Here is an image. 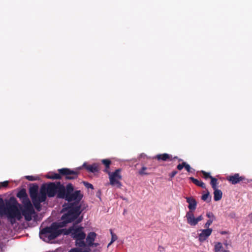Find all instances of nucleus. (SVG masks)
<instances>
[{"mask_svg": "<svg viewBox=\"0 0 252 252\" xmlns=\"http://www.w3.org/2000/svg\"><path fill=\"white\" fill-rule=\"evenodd\" d=\"M98 245V243H94V245H93V246H95V247H97Z\"/></svg>", "mask_w": 252, "mask_h": 252, "instance_id": "39", "label": "nucleus"}, {"mask_svg": "<svg viewBox=\"0 0 252 252\" xmlns=\"http://www.w3.org/2000/svg\"><path fill=\"white\" fill-rule=\"evenodd\" d=\"M155 159H157L158 161H169L172 160V156L168 154L164 153L163 154H158L156 155L154 158Z\"/></svg>", "mask_w": 252, "mask_h": 252, "instance_id": "15", "label": "nucleus"}, {"mask_svg": "<svg viewBox=\"0 0 252 252\" xmlns=\"http://www.w3.org/2000/svg\"><path fill=\"white\" fill-rule=\"evenodd\" d=\"M201 173L203 175V177L205 179H207L208 178L211 179L212 176L210 175V174L209 173L206 172L204 171H201Z\"/></svg>", "mask_w": 252, "mask_h": 252, "instance_id": "28", "label": "nucleus"}, {"mask_svg": "<svg viewBox=\"0 0 252 252\" xmlns=\"http://www.w3.org/2000/svg\"><path fill=\"white\" fill-rule=\"evenodd\" d=\"M27 194L25 189H21L17 194V197L19 199H22L24 198L27 197Z\"/></svg>", "mask_w": 252, "mask_h": 252, "instance_id": "22", "label": "nucleus"}, {"mask_svg": "<svg viewBox=\"0 0 252 252\" xmlns=\"http://www.w3.org/2000/svg\"><path fill=\"white\" fill-rule=\"evenodd\" d=\"M83 184L85 186V187L88 189H94V187L93 185L89 183L83 182Z\"/></svg>", "mask_w": 252, "mask_h": 252, "instance_id": "31", "label": "nucleus"}, {"mask_svg": "<svg viewBox=\"0 0 252 252\" xmlns=\"http://www.w3.org/2000/svg\"><path fill=\"white\" fill-rule=\"evenodd\" d=\"M64 227L63 225H62L59 222H53L50 226L46 227L43 228L40 233L45 235L49 240H52L61 235L63 229H61L60 228Z\"/></svg>", "mask_w": 252, "mask_h": 252, "instance_id": "5", "label": "nucleus"}, {"mask_svg": "<svg viewBox=\"0 0 252 252\" xmlns=\"http://www.w3.org/2000/svg\"><path fill=\"white\" fill-rule=\"evenodd\" d=\"M227 180L233 185L242 182L243 184H247L249 180L244 176H240L238 173H235L233 175H230L227 177Z\"/></svg>", "mask_w": 252, "mask_h": 252, "instance_id": "10", "label": "nucleus"}, {"mask_svg": "<svg viewBox=\"0 0 252 252\" xmlns=\"http://www.w3.org/2000/svg\"><path fill=\"white\" fill-rule=\"evenodd\" d=\"M110 233L111 235V243H113L117 240L118 237L115 233H113V231L111 229H110Z\"/></svg>", "mask_w": 252, "mask_h": 252, "instance_id": "27", "label": "nucleus"}, {"mask_svg": "<svg viewBox=\"0 0 252 252\" xmlns=\"http://www.w3.org/2000/svg\"><path fill=\"white\" fill-rule=\"evenodd\" d=\"M71 252H90V250H85L82 251L81 249L73 248L71 249Z\"/></svg>", "mask_w": 252, "mask_h": 252, "instance_id": "29", "label": "nucleus"}, {"mask_svg": "<svg viewBox=\"0 0 252 252\" xmlns=\"http://www.w3.org/2000/svg\"><path fill=\"white\" fill-rule=\"evenodd\" d=\"M101 162L104 165L105 167V168L104 170V172L107 173L109 171L111 161L109 159H103L101 160Z\"/></svg>", "mask_w": 252, "mask_h": 252, "instance_id": "21", "label": "nucleus"}, {"mask_svg": "<svg viewBox=\"0 0 252 252\" xmlns=\"http://www.w3.org/2000/svg\"><path fill=\"white\" fill-rule=\"evenodd\" d=\"M44 188L41 187L40 193H38V186L37 185L30 188L29 193L30 197L35 208L40 211L41 208L40 203L45 201L46 197L44 192Z\"/></svg>", "mask_w": 252, "mask_h": 252, "instance_id": "4", "label": "nucleus"}, {"mask_svg": "<svg viewBox=\"0 0 252 252\" xmlns=\"http://www.w3.org/2000/svg\"><path fill=\"white\" fill-rule=\"evenodd\" d=\"M222 248V244L220 242L217 243L215 245V252H219Z\"/></svg>", "mask_w": 252, "mask_h": 252, "instance_id": "26", "label": "nucleus"}, {"mask_svg": "<svg viewBox=\"0 0 252 252\" xmlns=\"http://www.w3.org/2000/svg\"><path fill=\"white\" fill-rule=\"evenodd\" d=\"M211 181L210 184L212 186V188L213 189H217V186L218 184V180L216 178L213 177L211 178Z\"/></svg>", "mask_w": 252, "mask_h": 252, "instance_id": "25", "label": "nucleus"}, {"mask_svg": "<svg viewBox=\"0 0 252 252\" xmlns=\"http://www.w3.org/2000/svg\"><path fill=\"white\" fill-rule=\"evenodd\" d=\"M170 178L172 179V177H173V171L170 173Z\"/></svg>", "mask_w": 252, "mask_h": 252, "instance_id": "38", "label": "nucleus"}, {"mask_svg": "<svg viewBox=\"0 0 252 252\" xmlns=\"http://www.w3.org/2000/svg\"><path fill=\"white\" fill-rule=\"evenodd\" d=\"M82 220V217H81V218H78L77 220H76V223H80V222H81Z\"/></svg>", "mask_w": 252, "mask_h": 252, "instance_id": "37", "label": "nucleus"}, {"mask_svg": "<svg viewBox=\"0 0 252 252\" xmlns=\"http://www.w3.org/2000/svg\"><path fill=\"white\" fill-rule=\"evenodd\" d=\"M177 158L176 157H174V159H175V158Z\"/></svg>", "mask_w": 252, "mask_h": 252, "instance_id": "44", "label": "nucleus"}, {"mask_svg": "<svg viewBox=\"0 0 252 252\" xmlns=\"http://www.w3.org/2000/svg\"><path fill=\"white\" fill-rule=\"evenodd\" d=\"M81 168H82L81 167H80L78 168V169L80 170V169H81Z\"/></svg>", "mask_w": 252, "mask_h": 252, "instance_id": "43", "label": "nucleus"}, {"mask_svg": "<svg viewBox=\"0 0 252 252\" xmlns=\"http://www.w3.org/2000/svg\"><path fill=\"white\" fill-rule=\"evenodd\" d=\"M84 228L82 226L75 227L74 226L69 228L68 233L71 234V237L75 240V245L79 247H84L86 244L84 241L86 237V234L83 231Z\"/></svg>", "mask_w": 252, "mask_h": 252, "instance_id": "7", "label": "nucleus"}, {"mask_svg": "<svg viewBox=\"0 0 252 252\" xmlns=\"http://www.w3.org/2000/svg\"><path fill=\"white\" fill-rule=\"evenodd\" d=\"M58 173L64 176L66 180H73L77 179L79 175L78 171L72 170L69 168H63L58 170Z\"/></svg>", "mask_w": 252, "mask_h": 252, "instance_id": "9", "label": "nucleus"}, {"mask_svg": "<svg viewBox=\"0 0 252 252\" xmlns=\"http://www.w3.org/2000/svg\"><path fill=\"white\" fill-rule=\"evenodd\" d=\"M44 188V192L45 195V197L47 195L49 197H54L56 194L57 196L59 198H61L60 197V191L64 189L65 186L62 184L60 182H57L56 183L51 182L42 186Z\"/></svg>", "mask_w": 252, "mask_h": 252, "instance_id": "6", "label": "nucleus"}, {"mask_svg": "<svg viewBox=\"0 0 252 252\" xmlns=\"http://www.w3.org/2000/svg\"><path fill=\"white\" fill-rule=\"evenodd\" d=\"M184 167L188 172L192 173L194 171V170L192 168L189 164L184 161H183L181 164H179L177 166V168L179 170H181Z\"/></svg>", "mask_w": 252, "mask_h": 252, "instance_id": "17", "label": "nucleus"}, {"mask_svg": "<svg viewBox=\"0 0 252 252\" xmlns=\"http://www.w3.org/2000/svg\"><path fill=\"white\" fill-rule=\"evenodd\" d=\"M186 217L187 218V222L191 226L196 225L199 221L202 220L203 218L202 215H200L197 218H195L193 212L189 211L187 213Z\"/></svg>", "mask_w": 252, "mask_h": 252, "instance_id": "11", "label": "nucleus"}, {"mask_svg": "<svg viewBox=\"0 0 252 252\" xmlns=\"http://www.w3.org/2000/svg\"><path fill=\"white\" fill-rule=\"evenodd\" d=\"M113 243H111V241L108 244L107 247H109Z\"/></svg>", "mask_w": 252, "mask_h": 252, "instance_id": "40", "label": "nucleus"}, {"mask_svg": "<svg viewBox=\"0 0 252 252\" xmlns=\"http://www.w3.org/2000/svg\"><path fill=\"white\" fill-rule=\"evenodd\" d=\"M83 167H85L88 171L92 173L97 172L99 171L98 165L97 163H94L92 165H87L86 163L83 164Z\"/></svg>", "mask_w": 252, "mask_h": 252, "instance_id": "14", "label": "nucleus"}, {"mask_svg": "<svg viewBox=\"0 0 252 252\" xmlns=\"http://www.w3.org/2000/svg\"><path fill=\"white\" fill-rule=\"evenodd\" d=\"M21 200H22V203L24 205L23 207H26L27 206L28 207L32 206L28 196Z\"/></svg>", "mask_w": 252, "mask_h": 252, "instance_id": "24", "label": "nucleus"}, {"mask_svg": "<svg viewBox=\"0 0 252 252\" xmlns=\"http://www.w3.org/2000/svg\"><path fill=\"white\" fill-rule=\"evenodd\" d=\"M187 202L189 203L188 208L189 210V211L193 212L197 206V202L195 199L192 197H186Z\"/></svg>", "mask_w": 252, "mask_h": 252, "instance_id": "13", "label": "nucleus"}, {"mask_svg": "<svg viewBox=\"0 0 252 252\" xmlns=\"http://www.w3.org/2000/svg\"><path fill=\"white\" fill-rule=\"evenodd\" d=\"M189 179L195 185L200 187L203 189H205L206 188L205 184L203 182L199 181L192 177H189Z\"/></svg>", "mask_w": 252, "mask_h": 252, "instance_id": "20", "label": "nucleus"}, {"mask_svg": "<svg viewBox=\"0 0 252 252\" xmlns=\"http://www.w3.org/2000/svg\"><path fill=\"white\" fill-rule=\"evenodd\" d=\"M177 173L176 171H174V176Z\"/></svg>", "mask_w": 252, "mask_h": 252, "instance_id": "41", "label": "nucleus"}, {"mask_svg": "<svg viewBox=\"0 0 252 252\" xmlns=\"http://www.w3.org/2000/svg\"><path fill=\"white\" fill-rule=\"evenodd\" d=\"M96 234L95 232H90L86 238V242L88 243L89 247L93 246L94 245V242L96 238Z\"/></svg>", "mask_w": 252, "mask_h": 252, "instance_id": "16", "label": "nucleus"}, {"mask_svg": "<svg viewBox=\"0 0 252 252\" xmlns=\"http://www.w3.org/2000/svg\"><path fill=\"white\" fill-rule=\"evenodd\" d=\"M68 252H71V250Z\"/></svg>", "mask_w": 252, "mask_h": 252, "instance_id": "45", "label": "nucleus"}, {"mask_svg": "<svg viewBox=\"0 0 252 252\" xmlns=\"http://www.w3.org/2000/svg\"><path fill=\"white\" fill-rule=\"evenodd\" d=\"M228 217L230 218L234 219L236 217V214L235 212H231L229 215Z\"/></svg>", "mask_w": 252, "mask_h": 252, "instance_id": "36", "label": "nucleus"}, {"mask_svg": "<svg viewBox=\"0 0 252 252\" xmlns=\"http://www.w3.org/2000/svg\"><path fill=\"white\" fill-rule=\"evenodd\" d=\"M8 181H4L3 182H0V189L1 188H6L8 186Z\"/></svg>", "mask_w": 252, "mask_h": 252, "instance_id": "32", "label": "nucleus"}, {"mask_svg": "<svg viewBox=\"0 0 252 252\" xmlns=\"http://www.w3.org/2000/svg\"><path fill=\"white\" fill-rule=\"evenodd\" d=\"M206 216L210 219H213V220L215 219V217L212 212H208Z\"/></svg>", "mask_w": 252, "mask_h": 252, "instance_id": "34", "label": "nucleus"}, {"mask_svg": "<svg viewBox=\"0 0 252 252\" xmlns=\"http://www.w3.org/2000/svg\"><path fill=\"white\" fill-rule=\"evenodd\" d=\"M61 198L68 201L66 204H73L74 206H81L79 202L83 197V194L80 190H74V187L71 183H68L64 189L60 191Z\"/></svg>", "mask_w": 252, "mask_h": 252, "instance_id": "2", "label": "nucleus"}, {"mask_svg": "<svg viewBox=\"0 0 252 252\" xmlns=\"http://www.w3.org/2000/svg\"><path fill=\"white\" fill-rule=\"evenodd\" d=\"M81 206H74L73 204H64L62 212L65 213L62 216V221L59 223L64 227L66 224L73 221L81 213Z\"/></svg>", "mask_w": 252, "mask_h": 252, "instance_id": "3", "label": "nucleus"}, {"mask_svg": "<svg viewBox=\"0 0 252 252\" xmlns=\"http://www.w3.org/2000/svg\"><path fill=\"white\" fill-rule=\"evenodd\" d=\"M18 202L14 197H10L8 199L4 200L0 197V215H5L8 220L13 225L16 223V220H20L22 216L24 217L27 221L32 220L33 215L35 214L33 206L22 207L21 212L17 207Z\"/></svg>", "mask_w": 252, "mask_h": 252, "instance_id": "1", "label": "nucleus"}, {"mask_svg": "<svg viewBox=\"0 0 252 252\" xmlns=\"http://www.w3.org/2000/svg\"><path fill=\"white\" fill-rule=\"evenodd\" d=\"M213 219H209L208 220L206 223L205 224V227H208L213 222Z\"/></svg>", "mask_w": 252, "mask_h": 252, "instance_id": "35", "label": "nucleus"}, {"mask_svg": "<svg viewBox=\"0 0 252 252\" xmlns=\"http://www.w3.org/2000/svg\"><path fill=\"white\" fill-rule=\"evenodd\" d=\"M223 252H229L228 251H226V250H225V251H224Z\"/></svg>", "mask_w": 252, "mask_h": 252, "instance_id": "42", "label": "nucleus"}, {"mask_svg": "<svg viewBox=\"0 0 252 252\" xmlns=\"http://www.w3.org/2000/svg\"><path fill=\"white\" fill-rule=\"evenodd\" d=\"M47 179L56 180V179H61L62 176L60 173H49L45 176Z\"/></svg>", "mask_w": 252, "mask_h": 252, "instance_id": "18", "label": "nucleus"}, {"mask_svg": "<svg viewBox=\"0 0 252 252\" xmlns=\"http://www.w3.org/2000/svg\"><path fill=\"white\" fill-rule=\"evenodd\" d=\"M214 191V199L215 201H219L222 198V191L220 190V189H213Z\"/></svg>", "mask_w": 252, "mask_h": 252, "instance_id": "19", "label": "nucleus"}, {"mask_svg": "<svg viewBox=\"0 0 252 252\" xmlns=\"http://www.w3.org/2000/svg\"><path fill=\"white\" fill-rule=\"evenodd\" d=\"M209 192H208L207 193L204 194L202 197L201 199L204 201H207L209 202L211 200V197L210 196V199L209 201H207L208 198L209 197Z\"/></svg>", "mask_w": 252, "mask_h": 252, "instance_id": "30", "label": "nucleus"}, {"mask_svg": "<svg viewBox=\"0 0 252 252\" xmlns=\"http://www.w3.org/2000/svg\"><path fill=\"white\" fill-rule=\"evenodd\" d=\"M201 232L199 234V240L200 242L205 241L208 237L211 234L212 232V228H207L201 230Z\"/></svg>", "mask_w": 252, "mask_h": 252, "instance_id": "12", "label": "nucleus"}, {"mask_svg": "<svg viewBox=\"0 0 252 252\" xmlns=\"http://www.w3.org/2000/svg\"><path fill=\"white\" fill-rule=\"evenodd\" d=\"M122 169L118 168L114 172H111L110 171L107 173L109 175V184L113 186L116 187L117 188H121L122 185L120 180L122 178L121 175Z\"/></svg>", "mask_w": 252, "mask_h": 252, "instance_id": "8", "label": "nucleus"}, {"mask_svg": "<svg viewBox=\"0 0 252 252\" xmlns=\"http://www.w3.org/2000/svg\"><path fill=\"white\" fill-rule=\"evenodd\" d=\"M149 169L147 167L143 166L141 169L138 171V174L141 176L148 175L150 174V173L148 172Z\"/></svg>", "mask_w": 252, "mask_h": 252, "instance_id": "23", "label": "nucleus"}, {"mask_svg": "<svg viewBox=\"0 0 252 252\" xmlns=\"http://www.w3.org/2000/svg\"><path fill=\"white\" fill-rule=\"evenodd\" d=\"M26 179H27L29 181H32L36 180L37 179V177H35L33 176H26L25 177Z\"/></svg>", "mask_w": 252, "mask_h": 252, "instance_id": "33", "label": "nucleus"}]
</instances>
